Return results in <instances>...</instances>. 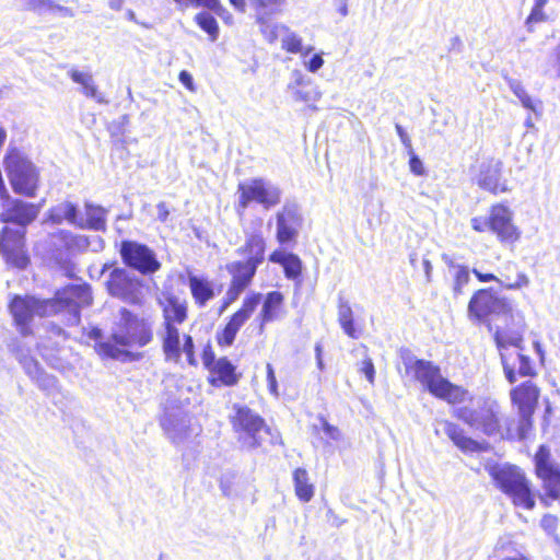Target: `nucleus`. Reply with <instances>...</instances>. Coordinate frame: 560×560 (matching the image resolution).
Listing matches in <instances>:
<instances>
[{
	"mask_svg": "<svg viewBox=\"0 0 560 560\" xmlns=\"http://www.w3.org/2000/svg\"><path fill=\"white\" fill-rule=\"evenodd\" d=\"M152 322L122 307L112 339L96 345L97 352L106 358L122 362L132 361L136 357L126 348H142L153 339Z\"/></svg>",
	"mask_w": 560,
	"mask_h": 560,
	"instance_id": "f257e3e1",
	"label": "nucleus"
},
{
	"mask_svg": "<svg viewBox=\"0 0 560 560\" xmlns=\"http://www.w3.org/2000/svg\"><path fill=\"white\" fill-rule=\"evenodd\" d=\"M406 372L421 383L435 397L442 398L451 404L464 400L466 392L441 375L440 368L430 361L416 359L411 355L404 358Z\"/></svg>",
	"mask_w": 560,
	"mask_h": 560,
	"instance_id": "f03ea898",
	"label": "nucleus"
},
{
	"mask_svg": "<svg viewBox=\"0 0 560 560\" xmlns=\"http://www.w3.org/2000/svg\"><path fill=\"white\" fill-rule=\"evenodd\" d=\"M454 416L488 436L501 434V411L497 401L481 399L474 406L456 408Z\"/></svg>",
	"mask_w": 560,
	"mask_h": 560,
	"instance_id": "7ed1b4c3",
	"label": "nucleus"
},
{
	"mask_svg": "<svg viewBox=\"0 0 560 560\" xmlns=\"http://www.w3.org/2000/svg\"><path fill=\"white\" fill-rule=\"evenodd\" d=\"M491 476L497 486L509 495L516 506L533 510L535 499L530 490V482L524 472L516 466L504 465L494 467Z\"/></svg>",
	"mask_w": 560,
	"mask_h": 560,
	"instance_id": "20e7f679",
	"label": "nucleus"
},
{
	"mask_svg": "<svg viewBox=\"0 0 560 560\" xmlns=\"http://www.w3.org/2000/svg\"><path fill=\"white\" fill-rule=\"evenodd\" d=\"M4 166L14 192L30 198L36 196L39 173L28 159L19 150L12 149L4 159Z\"/></svg>",
	"mask_w": 560,
	"mask_h": 560,
	"instance_id": "39448f33",
	"label": "nucleus"
},
{
	"mask_svg": "<svg viewBox=\"0 0 560 560\" xmlns=\"http://www.w3.org/2000/svg\"><path fill=\"white\" fill-rule=\"evenodd\" d=\"M230 421L237 434V441L247 450L259 447L262 443V434H270L265 420L247 406L235 404Z\"/></svg>",
	"mask_w": 560,
	"mask_h": 560,
	"instance_id": "423d86ee",
	"label": "nucleus"
},
{
	"mask_svg": "<svg viewBox=\"0 0 560 560\" xmlns=\"http://www.w3.org/2000/svg\"><path fill=\"white\" fill-rule=\"evenodd\" d=\"M237 207L245 210L250 203L260 205L265 210L275 208L281 202L282 190L272 182L262 178H250L237 186Z\"/></svg>",
	"mask_w": 560,
	"mask_h": 560,
	"instance_id": "0eeeda50",
	"label": "nucleus"
},
{
	"mask_svg": "<svg viewBox=\"0 0 560 560\" xmlns=\"http://www.w3.org/2000/svg\"><path fill=\"white\" fill-rule=\"evenodd\" d=\"M56 303V314L66 312L68 314L67 322L69 325H78L80 323V311L92 303L91 288L86 283L69 284L56 292L55 299H50Z\"/></svg>",
	"mask_w": 560,
	"mask_h": 560,
	"instance_id": "6e6552de",
	"label": "nucleus"
},
{
	"mask_svg": "<svg viewBox=\"0 0 560 560\" xmlns=\"http://www.w3.org/2000/svg\"><path fill=\"white\" fill-rule=\"evenodd\" d=\"M10 310L16 324L21 327V332H28L27 324L34 316H50L56 314V303L49 300H39L35 296L16 295L10 303Z\"/></svg>",
	"mask_w": 560,
	"mask_h": 560,
	"instance_id": "1a4fd4ad",
	"label": "nucleus"
},
{
	"mask_svg": "<svg viewBox=\"0 0 560 560\" xmlns=\"http://www.w3.org/2000/svg\"><path fill=\"white\" fill-rule=\"evenodd\" d=\"M106 288L112 296L129 304H138L142 298V281L126 268L112 269Z\"/></svg>",
	"mask_w": 560,
	"mask_h": 560,
	"instance_id": "9d476101",
	"label": "nucleus"
},
{
	"mask_svg": "<svg viewBox=\"0 0 560 560\" xmlns=\"http://www.w3.org/2000/svg\"><path fill=\"white\" fill-rule=\"evenodd\" d=\"M119 254L127 267L141 275H152L161 268L155 253L149 246L136 241H122Z\"/></svg>",
	"mask_w": 560,
	"mask_h": 560,
	"instance_id": "9b49d317",
	"label": "nucleus"
},
{
	"mask_svg": "<svg viewBox=\"0 0 560 560\" xmlns=\"http://www.w3.org/2000/svg\"><path fill=\"white\" fill-rule=\"evenodd\" d=\"M539 398L538 387L530 381L524 382L511 390L512 402L518 409L520 423L518 436L524 439L527 430L532 425V416L535 412Z\"/></svg>",
	"mask_w": 560,
	"mask_h": 560,
	"instance_id": "f8f14e48",
	"label": "nucleus"
},
{
	"mask_svg": "<svg viewBox=\"0 0 560 560\" xmlns=\"http://www.w3.org/2000/svg\"><path fill=\"white\" fill-rule=\"evenodd\" d=\"M25 229L4 226L0 233V253L5 261L19 269L26 268L30 259L25 252Z\"/></svg>",
	"mask_w": 560,
	"mask_h": 560,
	"instance_id": "ddd939ff",
	"label": "nucleus"
},
{
	"mask_svg": "<svg viewBox=\"0 0 560 560\" xmlns=\"http://www.w3.org/2000/svg\"><path fill=\"white\" fill-rule=\"evenodd\" d=\"M0 220L3 223H15L18 229H25L32 223L40 211V205L25 202L21 199L11 198L9 194L1 197Z\"/></svg>",
	"mask_w": 560,
	"mask_h": 560,
	"instance_id": "4468645a",
	"label": "nucleus"
},
{
	"mask_svg": "<svg viewBox=\"0 0 560 560\" xmlns=\"http://www.w3.org/2000/svg\"><path fill=\"white\" fill-rule=\"evenodd\" d=\"M535 468L547 495L552 500H560V467L550 459V452L545 445L535 455Z\"/></svg>",
	"mask_w": 560,
	"mask_h": 560,
	"instance_id": "2eb2a0df",
	"label": "nucleus"
},
{
	"mask_svg": "<svg viewBox=\"0 0 560 560\" xmlns=\"http://www.w3.org/2000/svg\"><path fill=\"white\" fill-rule=\"evenodd\" d=\"M504 376L510 384H514L517 377H530L536 374L530 358L524 353V349L509 348L499 352Z\"/></svg>",
	"mask_w": 560,
	"mask_h": 560,
	"instance_id": "dca6fc26",
	"label": "nucleus"
},
{
	"mask_svg": "<svg viewBox=\"0 0 560 560\" xmlns=\"http://www.w3.org/2000/svg\"><path fill=\"white\" fill-rule=\"evenodd\" d=\"M510 311L509 303L493 294L491 290H478L469 301L468 313L478 320L483 322L489 315L505 314Z\"/></svg>",
	"mask_w": 560,
	"mask_h": 560,
	"instance_id": "f3484780",
	"label": "nucleus"
},
{
	"mask_svg": "<svg viewBox=\"0 0 560 560\" xmlns=\"http://www.w3.org/2000/svg\"><path fill=\"white\" fill-rule=\"evenodd\" d=\"M276 237L280 244L295 241L303 224L300 208L294 202H287L276 215Z\"/></svg>",
	"mask_w": 560,
	"mask_h": 560,
	"instance_id": "a211bd4d",
	"label": "nucleus"
},
{
	"mask_svg": "<svg viewBox=\"0 0 560 560\" xmlns=\"http://www.w3.org/2000/svg\"><path fill=\"white\" fill-rule=\"evenodd\" d=\"M503 164L500 160L488 159L480 163L476 176L477 185L492 194L506 192L509 187L505 180H501Z\"/></svg>",
	"mask_w": 560,
	"mask_h": 560,
	"instance_id": "6ab92c4d",
	"label": "nucleus"
},
{
	"mask_svg": "<svg viewBox=\"0 0 560 560\" xmlns=\"http://www.w3.org/2000/svg\"><path fill=\"white\" fill-rule=\"evenodd\" d=\"M490 231L497 234L502 242H515L520 233L512 223L511 210L502 205H497L490 211Z\"/></svg>",
	"mask_w": 560,
	"mask_h": 560,
	"instance_id": "aec40b11",
	"label": "nucleus"
},
{
	"mask_svg": "<svg viewBox=\"0 0 560 560\" xmlns=\"http://www.w3.org/2000/svg\"><path fill=\"white\" fill-rule=\"evenodd\" d=\"M159 336L162 341V349L166 361L178 362L182 357L180 335L176 326L166 323L162 325Z\"/></svg>",
	"mask_w": 560,
	"mask_h": 560,
	"instance_id": "412c9836",
	"label": "nucleus"
},
{
	"mask_svg": "<svg viewBox=\"0 0 560 560\" xmlns=\"http://www.w3.org/2000/svg\"><path fill=\"white\" fill-rule=\"evenodd\" d=\"M257 267L248 260L228 264L226 270L232 277L230 285L244 291L250 284Z\"/></svg>",
	"mask_w": 560,
	"mask_h": 560,
	"instance_id": "4be33fe9",
	"label": "nucleus"
},
{
	"mask_svg": "<svg viewBox=\"0 0 560 560\" xmlns=\"http://www.w3.org/2000/svg\"><path fill=\"white\" fill-rule=\"evenodd\" d=\"M441 424L447 438L463 452L474 453L482 450L480 443L466 436L464 430L458 424L446 420L441 421Z\"/></svg>",
	"mask_w": 560,
	"mask_h": 560,
	"instance_id": "5701e85b",
	"label": "nucleus"
},
{
	"mask_svg": "<svg viewBox=\"0 0 560 560\" xmlns=\"http://www.w3.org/2000/svg\"><path fill=\"white\" fill-rule=\"evenodd\" d=\"M85 217L79 215L78 228L93 231L106 230L107 210L101 206L85 202Z\"/></svg>",
	"mask_w": 560,
	"mask_h": 560,
	"instance_id": "b1692460",
	"label": "nucleus"
},
{
	"mask_svg": "<svg viewBox=\"0 0 560 560\" xmlns=\"http://www.w3.org/2000/svg\"><path fill=\"white\" fill-rule=\"evenodd\" d=\"M188 287L196 304L199 306H205L215 295L212 281L206 277L188 272Z\"/></svg>",
	"mask_w": 560,
	"mask_h": 560,
	"instance_id": "393cba45",
	"label": "nucleus"
},
{
	"mask_svg": "<svg viewBox=\"0 0 560 560\" xmlns=\"http://www.w3.org/2000/svg\"><path fill=\"white\" fill-rule=\"evenodd\" d=\"M283 303V295L279 291H271L267 293L261 312L259 314L260 318V331L264 329V325L267 323H271L279 318V313Z\"/></svg>",
	"mask_w": 560,
	"mask_h": 560,
	"instance_id": "a878e982",
	"label": "nucleus"
},
{
	"mask_svg": "<svg viewBox=\"0 0 560 560\" xmlns=\"http://www.w3.org/2000/svg\"><path fill=\"white\" fill-rule=\"evenodd\" d=\"M338 323L348 337L358 339L361 336V329H358L354 325V317L350 303L342 298H340L338 302Z\"/></svg>",
	"mask_w": 560,
	"mask_h": 560,
	"instance_id": "bb28decb",
	"label": "nucleus"
},
{
	"mask_svg": "<svg viewBox=\"0 0 560 560\" xmlns=\"http://www.w3.org/2000/svg\"><path fill=\"white\" fill-rule=\"evenodd\" d=\"M472 272L481 282L497 281L498 283H500L501 287L509 290L521 289L527 287L529 283L527 276L523 272H518L516 279L513 281L511 280L510 277L502 276V278H499L493 273H483L476 268L472 269Z\"/></svg>",
	"mask_w": 560,
	"mask_h": 560,
	"instance_id": "cd10ccee",
	"label": "nucleus"
},
{
	"mask_svg": "<svg viewBox=\"0 0 560 560\" xmlns=\"http://www.w3.org/2000/svg\"><path fill=\"white\" fill-rule=\"evenodd\" d=\"M79 210L77 206L70 201H63L55 206L50 209L49 219L56 223L60 224L63 221L69 222L70 224L78 228L79 222Z\"/></svg>",
	"mask_w": 560,
	"mask_h": 560,
	"instance_id": "c85d7f7f",
	"label": "nucleus"
},
{
	"mask_svg": "<svg viewBox=\"0 0 560 560\" xmlns=\"http://www.w3.org/2000/svg\"><path fill=\"white\" fill-rule=\"evenodd\" d=\"M265 248L266 243L264 237L260 234H252L247 237L244 247H242L240 250H242L243 254L247 256L246 260L256 266H259L265 258Z\"/></svg>",
	"mask_w": 560,
	"mask_h": 560,
	"instance_id": "c756f323",
	"label": "nucleus"
},
{
	"mask_svg": "<svg viewBox=\"0 0 560 560\" xmlns=\"http://www.w3.org/2000/svg\"><path fill=\"white\" fill-rule=\"evenodd\" d=\"M261 299V294L256 293L248 295L244 299L242 307L232 315L230 318V323L233 324L236 329H241V327L245 324L247 319L252 316L255 308L259 304Z\"/></svg>",
	"mask_w": 560,
	"mask_h": 560,
	"instance_id": "7c9ffc66",
	"label": "nucleus"
},
{
	"mask_svg": "<svg viewBox=\"0 0 560 560\" xmlns=\"http://www.w3.org/2000/svg\"><path fill=\"white\" fill-rule=\"evenodd\" d=\"M494 341L499 352H503L504 349L517 348L524 349L523 347V331H505L497 329L494 332Z\"/></svg>",
	"mask_w": 560,
	"mask_h": 560,
	"instance_id": "2f4dec72",
	"label": "nucleus"
},
{
	"mask_svg": "<svg viewBox=\"0 0 560 560\" xmlns=\"http://www.w3.org/2000/svg\"><path fill=\"white\" fill-rule=\"evenodd\" d=\"M187 317V307L176 299H168V303L163 308V325L166 323L176 326L185 322Z\"/></svg>",
	"mask_w": 560,
	"mask_h": 560,
	"instance_id": "473e14b6",
	"label": "nucleus"
},
{
	"mask_svg": "<svg viewBox=\"0 0 560 560\" xmlns=\"http://www.w3.org/2000/svg\"><path fill=\"white\" fill-rule=\"evenodd\" d=\"M295 494L303 502H308L314 495V486L308 482V474L303 468H298L293 472Z\"/></svg>",
	"mask_w": 560,
	"mask_h": 560,
	"instance_id": "72a5a7b5",
	"label": "nucleus"
},
{
	"mask_svg": "<svg viewBox=\"0 0 560 560\" xmlns=\"http://www.w3.org/2000/svg\"><path fill=\"white\" fill-rule=\"evenodd\" d=\"M281 47L288 52L302 54L303 56H307L314 49L312 46L303 47L301 36L291 31L288 26L281 38Z\"/></svg>",
	"mask_w": 560,
	"mask_h": 560,
	"instance_id": "f704fd0d",
	"label": "nucleus"
},
{
	"mask_svg": "<svg viewBox=\"0 0 560 560\" xmlns=\"http://www.w3.org/2000/svg\"><path fill=\"white\" fill-rule=\"evenodd\" d=\"M224 385L231 386L237 383L234 365L226 359L221 358L214 362L211 370Z\"/></svg>",
	"mask_w": 560,
	"mask_h": 560,
	"instance_id": "c9c22d12",
	"label": "nucleus"
},
{
	"mask_svg": "<svg viewBox=\"0 0 560 560\" xmlns=\"http://www.w3.org/2000/svg\"><path fill=\"white\" fill-rule=\"evenodd\" d=\"M68 74L74 83L81 85L82 92L85 95L95 96L96 86L94 85L93 75L91 73L71 68Z\"/></svg>",
	"mask_w": 560,
	"mask_h": 560,
	"instance_id": "e433bc0d",
	"label": "nucleus"
},
{
	"mask_svg": "<svg viewBox=\"0 0 560 560\" xmlns=\"http://www.w3.org/2000/svg\"><path fill=\"white\" fill-rule=\"evenodd\" d=\"M444 261L452 268L454 272V287L453 291L455 295L462 294L464 287L469 282L470 276L469 270L465 266L455 265L452 260H448L446 256L443 257Z\"/></svg>",
	"mask_w": 560,
	"mask_h": 560,
	"instance_id": "4c0bfd02",
	"label": "nucleus"
},
{
	"mask_svg": "<svg viewBox=\"0 0 560 560\" xmlns=\"http://www.w3.org/2000/svg\"><path fill=\"white\" fill-rule=\"evenodd\" d=\"M269 16H265L264 21H257V23L260 25V31L264 35V37L270 43H275L278 38H282V35L284 33V30L287 28L285 25L280 23H270L268 21Z\"/></svg>",
	"mask_w": 560,
	"mask_h": 560,
	"instance_id": "58836bf2",
	"label": "nucleus"
},
{
	"mask_svg": "<svg viewBox=\"0 0 560 560\" xmlns=\"http://www.w3.org/2000/svg\"><path fill=\"white\" fill-rule=\"evenodd\" d=\"M198 26L203 30L211 38L215 40L219 35V26L217 20L208 12H200L195 16Z\"/></svg>",
	"mask_w": 560,
	"mask_h": 560,
	"instance_id": "ea45409f",
	"label": "nucleus"
},
{
	"mask_svg": "<svg viewBox=\"0 0 560 560\" xmlns=\"http://www.w3.org/2000/svg\"><path fill=\"white\" fill-rule=\"evenodd\" d=\"M255 7L257 21H264L265 16L276 13L280 0H252Z\"/></svg>",
	"mask_w": 560,
	"mask_h": 560,
	"instance_id": "a19ab883",
	"label": "nucleus"
},
{
	"mask_svg": "<svg viewBox=\"0 0 560 560\" xmlns=\"http://www.w3.org/2000/svg\"><path fill=\"white\" fill-rule=\"evenodd\" d=\"M296 102H316L318 92L311 82L303 83L299 81V88L294 92Z\"/></svg>",
	"mask_w": 560,
	"mask_h": 560,
	"instance_id": "79ce46f5",
	"label": "nucleus"
},
{
	"mask_svg": "<svg viewBox=\"0 0 560 560\" xmlns=\"http://www.w3.org/2000/svg\"><path fill=\"white\" fill-rule=\"evenodd\" d=\"M288 279H298L302 272V261L295 254L289 253V257L282 265Z\"/></svg>",
	"mask_w": 560,
	"mask_h": 560,
	"instance_id": "37998d69",
	"label": "nucleus"
},
{
	"mask_svg": "<svg viewBox=\"0 0 560 560\" xmlns=\"http://www.w3.org/2000/svg\"><path fill=\"white\" fill-rule=\"evenodd\" d=\"M34 382L36 383L39 389L44 390L48 395H51L58 390L57 377L46 373L45 371L37 375Z\"/></svg>",
	"mask_w": 560,
	"mask_h": 560,
	"instance_id": "c03bdc74",
	"label": "nucleus"
},
{
	"mask_svg": "<svg viewBox=\"0 0 560 560\" xmlns=\"http://www.w3.org/2000/svg\"><path fill=\"white\" fill-rule=\"evenodd\" d=\"M238 329L230 322L225 325L222 331L217 334V340L220 346L230 347L233 345Z\"/></svg>",
	"mask_w": 560,
	"mask_h": 560,
	"instance_id": "a18cd8bd",
	"label": "nucleus"
},
{
	"mask_svg": "<svg viewBox=\"0 0 560 560\" xmlns=\"http://www.w3.org/2000/svg\"><path fill=\"white\" fill-rule=\"evenodd\" d=\"M409 155V168L416 176H424L427 174L425 167L421 159L415 153L413 149L407 151Z\"/></svg>",
	"mask_w": 560,
	"mask_h": 560,
	"instance_id": "49530a36",
	"label": "nucleus"
},
{
	"mask_svg": "<svg viewBox=\"0 0 560 560\" xmlns=\"http://www.w3.org/2000/svg\"><path fill=\"white\" fill-rule=\"evenodd\" d=\"M21 364L25 373L34 381L37 375H39L44 370L40 368L39 363L33 358H24L21 360Z\"/></svg>",
	"mask_w": 560,
	"mask_h": 560,
	"instance_id": "de8ad7c7",
	"label": "nucleus"
},
{
	"mask_svg": "<svg viewBox=\"0 0 560 560\" xmlns=\"http://www.w3.org/2000/svg\"><path fill=\"white\" fill-rule=\"evenodd\" d=\"M129 122V118L127 115H122L117 121H112L108 126V129L112 133V137L124 136L126 132V126Z\"/></svg>",
	"mask_w": 560,
	"mask_h": 560,
	"instance_id": "09e8293b",
	"label": "nucleus"
},
{
	"mask_svg": "<svg viewBox=\"0 0 560 560\" xmlns=\"http://www.w3.org/2000/svg\"><path fill=\"white\" fill-rule=\"evenodd\" d=\"M180 350H182V353L186 354L189 364H195V358H194L195 346H194V340H192L191 336L184 335V343H183V347H180Z\"/></svg>",
	"mask_w": 560,
	"mask_h": 560,
	"instance_id": "8fccbe9b",
	"label": "nucleus"
},
{
	"mask_svg": "<svg viewBox=\"0 0 560 560\" xmlns=\"http://www.w3.org/2000/svg\"><path fill=\"white\" fill-rule=\"evenodd\" d=\"M243 291L230 285L226 293H225V296L223 299V303H222V306H221V313L226 310L233 302H235L238 296L242 294Z\"/></svg>",
	"mask_w": 560,
	"mask_h": 560,
	"instance_id": "3c124183",
	"label": "nucleus"
},
{
	"mask_svg": "<svg viewBox=\"0 0 560 560\" xmlns=\"http://www.w3.org/2000/svg\"><path fill=\"white\" fill-rule=\"evenodd\" d=\"M323 425L324 433L332 441H339L341 439L340 430L326 421L323 417L319 419Z\"/></svg>",
	"mask_w": 560,
	"mask_h": 560,
	"instance_id": "603ef678",
	"label": "nucleus"
},
{
	"mask_svg": "<svg viewBox=\"0 0 560 560\" xmlns=\"http://www.w3.org/2000/svg\"><path fill=\"white\" fill-rule=\"evenodd\" d=\"M558 520L556 516L551 514H546L540 521V526L544 528L546 533L549 535L553 534L557 528Z\"/></svg>",
	"mask_w": 560,
	"mask_h": 560,
	"instance_id": "864d4df0",
	"label": "nucleus"
},
{
	"mask_svg": "<svg viewBox=\"0 0 560 560\" xmlns=\"http://www.w3.org/2000/svg\"><path fill=\"white\" fill-rule=\"evenodd\" d=\"M360 371L365 375L366 380L371 384L374 383L375 370L374 364L370 358H366L362 361Z\"/></svg>",
	"mask_w": 560,
	"mask_h": 560,
	"instance_id": "5fc2aeb1",
	"label": "nucleus"
},
{
	"mask_svg": "<svg viewBox=\"0 0 560 560\" xmlns=\"http://www.w3.org/2000/svg\"><path fill=\"white\" fill-rule=\"evenodd\" d=\"M324 65V59L322 54L313 55L307 61H305V67L310 72L318 71Z\"/></svg>",
	"mask_w": 560,
	"mask_h": 560,
	"instance_id": "6e6d98bb",
	"label": "nucleus"
},
{
	"mask_svg": "<svg viewBox=\"0 0 560 560\" xmlns=\"http://www.w3.org/2000/svg\"><path fill=\"white\" fill-rule=\"evenodd\" d=\"M547 16L544 12L542 8L533 7L528 18L526 19V24L529 25L532 23H539L546 21Z\"/></svg>",
	"mask_w": 560,
	"mask_h": 560,
	"instance_id": "4d7b16f0",
	"label": "nucleus"
},
{
	"mask_svg": "<svg viewBox=\"0 0 560 560\" xmlns=\"http://www.w3.org/2000/svg\"><path fill=\"white\" fill-rule=\"evenodd\" d=\"M471 228L477 232L490 230V218L476 217L470 220Z\"/></svg>",
	"mask_w": 560,
	"mask_h": 560,
	"instance_id": "13d9d810",
	"label": "nucleus"
},
{
	"mask_svg": "<svg viewBox=\"0 0 560 560\" xmlns=\"http://www.w3.org/2000/svg\"><path fill=\"white\" fill-rule=\"evenodd\" d=\"M267 382H268L269 392L277 397L279 395L278 394V384H277L273 368L269 363L267 364Z\"/></svg>",
	"mask_w": 560,
	"mask_h": 560,
	"instance_id": "bf43d9fd",
	"label": "nucleus"
},
{
	"mask_svg": "<svg viewBox=\"0 0 560 560\" xmlns=\"http://www.w3.org/2000/svg\"><path fill=\"white\" fill-rule=\"evenodd\" d=\"M395 127H396V131L400 138V141L404 144V147L406 148V150L409 151V150L413 149L411 139H410L409 135L407 133V131L402 128V126H400L399 124H396Z\"/></svg>",
	"mask_w": 560,
	"mask_h": 560,
	"instance_id": "052dcab7",
	"label": "nucleus"
},
{
	"mask_svg": "<svg viewBox=\"0 0 560 560\" xmlns=\"http://www.w3.org/2000/svg\"><path fill=\"white\" fill-rule=\"evenodd\" d=\"M178 78H179L180 83L185 88H187L188 90H194V79H192V75L188 71H186V70L180 71Z\"/></svg>",
	"mask_w": 560,
	"mask_h": 560,
	"instance_id": "680f3d73",
	"label": "nucleus"
},
{
	"mask_svg": "<svg viewBox=\"0 0 560 560\" xmlns=\"http://www.w3.org/2000/svg\"><path fill=\"white\" fill-rule=\"evenodd\" d=\"M512 89H513L515 95L522 102V105H532L529 103V100L527 98V95H526L525 91L523 90V88L520 84H515V85L513 84Z\"/></svg>",
	"mask_w": 560,
	"mask_h": 560,
	"instance_id": "e2e57ef3",
	"label": "nucleus"
},
{
	"mask_svg": "<svg viewBox=\"0 0 560 560\" xmlns=\"http://www.w3.org/2000/svg\"><path fill=\"white\" fill-rule=\"evenodd\" d=\"M156 209H158V219L161 222H165L170 214L166 203L164 201L159 202L156 206Z\"/></svg>",
	"mask_w": 560,
	"mask_h": 560,
	"instance_id": "0e129e2a",
	"label": "nucleus"
},
{
	"mask_svg": "<svg viewBox=\"0 0 560 560\" xmlns=\"http://www.w3.org/2000/svg\"><path fill=\"white\" fill-rule=\"evenodd\" d=\"M289 257V254L283 253L281 250H275L270 257L269 260L276 264L283 265L287 258Z\"/></svg>",
	"mask_w": 560,
	"mask_h": 560,
	"instance_id": "69168bd1",
	"label": "nucleus"
},
{
	"mask_svg": "<svg viewBox=\"0 0 560 560\" xmlns=\"http://www.w3.org/2000/svg\"><path fill=\"white\" fill-rule=\"evenodd\" d=\"M161 424H162L163 429L166 431V433L170 435V438H171L172 440H174V441H175V440H176V438H177V435H176V433H174V432L172 431V429H171V425H172V419H171V418H168V417H167V418H164V419L162 420Z\"/></svg>",
	"mask_w": 560,
	"mask_h": 560,
	"instance_id": "338daca9",
	"label": "nucleus"
},
{
	"mask_svg": "<svg viewBox=\"0 0 560 560\" xmlns=\"http://www.w3.org/2000/svg\"><path fill=\"white\" fill-rule=\"evenodd\" d=\"M198 2L202 3L207 8L214 10L218 12V9H220L219 0H197Z\"/></svg>",
	"mask_w": 560,
	"mask_h": 560,
	"instance_id": "774afa93",
	"label": "nucleus"
}]
</instances>
